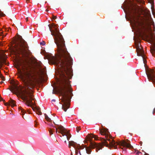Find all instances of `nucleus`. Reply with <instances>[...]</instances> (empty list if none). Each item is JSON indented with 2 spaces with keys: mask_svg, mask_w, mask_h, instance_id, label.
<instances>
[{
  "mask_svg": "<svg viewBox=\"0 0 155 155\" xmlns=\"http://www.w3.org/2000/svg\"><path fill=\"white\" fill-rule=\"evenodd\" d=\"M16 53L21 54L24 58V64L21 67V69L19 72L18 77L25 87V89L19 93L21 99L25 101V104L28 106L31 107L37 114L41 115L39 107H34L32 106L33 104L32 100H34L33 95L30 91L35 86L36 78L35 72L40 79L43 78V75L44 74L41 67V63L40 62H37L35 67H33L27 58L28 55L31 54L30 51H16Z\"/></svg>",
  "mask_w": 155,
  "mask_h": 155,
  "instance_id": "f257e3e1",
  "label": "nucleus"
},
{
  "mask_svg": "<svg viewBox=\"0 0 155 155\" xmlns=\"http://www.w3.org/2000/svg\"><path fill=\"white\" fill-rule=\"evenodd\" d=\"M55 26L52 24L54 30H51L48 25L51 35L54 36V41L57 47L58 56L53 58L52 61L59 70L58 89H71L69 80L73 75L71 69L73 60L67 50L62 36Z\"/></svg>",
  "mask_w": 155,
  "mask_h": 155,
  "instance_id": "f03ea898",
  "label": "nucleus"
},
{
  "mask_svg": "<svg viewBox=\"0 0 155 155\" xmlns=\"http://www.w3.org/2000/svg\"><path fill=\"white\" fill-rule=\"evenodd\" d=\"M106 139L104 138H103V140L102 141L103 142L104 145L107 146L108 145V144L107 141L108 140L110 142V146L112 147H114L115 148H117V146L116 145V144L120 146V148L122 150L125 149L126 148H129L130 149H131L133 148V147L131 145L130 143V141L127 140H122L121 141H119L116 142L113 140H111L110 138H108V135L105 136Z\"/></svg>",
  "mask_w": 155,
  "mask_h": 155,
  "instance_id": "7ed1b4c3",
  "label": "nucleus"
},
{
  "mask_svg": "<svg viewBox=\"0 0 155 155\" xmlns=\"http://www.w3.org/2000/svg\"><path fill=\"white\" fill-rule=\"evenodd\" d=\"M94 135H92L91 134L88 135V140L90 141V146L91 148H96V151L97 152L98 150L102 149L103 147V145L101 143H96L95 142H91V140L94 138L95 140H97L96 137H94Z\"/></svg>",
  "mask_w": 155,
  "mask_h": 155,
  "instance_id": "20e7f679",
  "label": "nucleus"
},
{
  "mask_svg": "<svg viewBox=\"0 0 155 155\" xmlns=\"http://www.w3.org/2000/svg\"><path fill=\"white\" fill-rule=\"evenodd\" d=\"M135 45L136 47L137 55L138 56L142 57L143 61V63L144 64H145L146 62V61L144 59L145 55L142 47L140 46V45H139L138 43L135 42Z\"/></svg>",
  "mask_w": 155,
  "mask_h": 155,
  "instance_id": "39448f33",
  "label": "nucleus"
},
{
  "mask_svg": "<svg viewBox=\"0 0 155 155\" xmlns=\"http://www.w3.org/2000/svg\"><path fill=\"white\" fill-rule=\"evenodd\" d=\"M146 74L149 80L155 82V71L152 70L147 69L146 70Z\"/></svg>",
  "mask_w": 155,
  "mask_h": 155,
  "instance_id": "423d86ee",
  "label": "nucleus"
},
{
  "mask_svg": "<svg viewBox=\"0 0 155 155\" xmlns=\"http://www.w3.org/2000/svg\"><path fill=\"white\" fill-rule=\"evenodd\" d=\"M56 132L57 134L61 133L63 136H66L68 134V132L65 129L62 125H57V128H56Z\"/></svg>",
  "mask_w": 155,
  "mask_h": 155,
  "instance_id": "0eeeda50",
  "label": "nucleus"
},
{
  "mask_svg": "<svg viewBox=\"0 0 155 155\" xmlns=\"http://www.w3.org/2000/svg\"><path fill=\"white\" fill-rule=\"evenodd\" d=\"M131 9L130 11V14H131V16L134 20V22L135 23H137L138 24V25L139 26H141L142 27H144V26H143V23L141 22H140L139 21H136L135 18V15L136 13V8H131Z\"/></svg>",
  "mask_w": 155,
  "mask_h": 155,
  "instance_id": "6e6552de",
  "label": "nucleus"
},
{
  "mask_svg": "<svg viewBox=\"0 0 155 155\" xmlns=\"http://www.w3.org/2000/svg\"><path fill=\"white\" fill-rule=\"evenodd\" d=\"M69 147H71V146L74 147L75 150V154L77 155L78 154V150L81 148L80 145L79 144H77L76 142L74 141H71L69 142Z\"/></svg>",
  "mask_w": 155,
  "mask_h": 155,
  "instance_id": "1a4fd4ad",
  "label": "nucleus"
},
{
  "mask_svg": "<svg viewBox=\"0 0 155 155\" xmlns=\"http://www.w3.org/2000/svg\"><path fill=\"white\" fill-rule=\"evenodd\" d=\"M152 46L150 47V52L152 55L153 56L155 53V39L152 41Z\"/></svg>",
  "mask_w": 155,
  "mask_h": 155,
  "instance_id": "9d476101",
  "label": "nucleus"
},
{
  "mask_svg": "<svg viewBox=\"0 0 155 155\" xmlns=\"http://www.w3.org/2000/svg\"><path fill=\"white\" fill-rule=\"evenodd\" d=\"M51 122L52 121H51V122H50L48 124L50 126V128H49V133L51 135H52V134H53V131H54V129H53L52 128V127H53L54 128V127H55V128H56V127L55 126H54L53 125V124L51 123ZM54 123L55 124L54 122ZM56 125L57 126V124H56ZM56 127L57 128V126H56Z\"/></svg>",
  "mask_w": 155,
  "mask_h": 155,
  "instance_id": "9b49d317",
  "label": "nucleus"
},
{
  "mask_svg": "<svg viewBox=\"0 0 155 155\" xmlns=\"http://www.w3.org/2000/svg\"><path fill=\"white\" fill-rule=\"evenodd\" d=\"M5 105L6 106L8 105H10L12 106L13 107L16 105L15 101L12 99H10L8 103H6L5 104Z\"/></svg>",
  "mask_w": 155,
  "mask_h": 155,
  "instance_id": "f8f14e48",
  "label": "nucleus"
},
{
  "mask_svg": "<svg viewBox=\"0 0 155 155\" xmlns=\"http://www.w3.org/2000/svg\"><path fill=\"white\" fill-rule=\"evenodd\" d=\"M100 133L101 135L106 136L108 135V131L107 129H101L100 130Z\"/></svg>",
  "mask_w": 155,
  "mask_h": 155,
  "instance_id": "ddd939ff",
  "label": "nucleus"
},
{
  "mask_svg": "<svg viewBox=\"0 0 155 155\" xmlns=\"http://www.w3.org/2000/svg\"><path fill=\"white\" fill-rule=\"evenodd\" d=\"M19 111L20 113L22 115L23 117L25 119V118L24 117V115L26 113V111L24 109L22 108L21 107H19ZM25 118H26V117H25Z\"/></svg>",
  "mask_w": 155,
  "mask_h": 155,
  "instance_id": "4468645a",
  "label": "nucleus"
},
{
  "mask_svg": "<svg viewBox=\"0 0 155 155\" xmlns=\"http://www.w3.org/2000/svg\"><path fill=\"white\" fill-rule=\"evenodd\" d=\"M86 153L88 154H90L91 152V149L90 147H86Z\"/></svg>",
  "mask_w": 155,
  "mask_h": 155,
  "instance_id": "2eb2a0df",
  "label": "nucleus"
},
{
  "mask_svg": "<svg viewBox=\"0 0 155 155\" xmlns=\"http://www.w3.org/2000/svg\"><path fill=\"white\" fill-rule=\"evenodd\" d=\"M5 15V14L1 11L0 10V16H4ZM1 31V29L0 28V31ZM3 32H0V35H3Z\"/></svg>",
  "mask_w": 155,
  "mask_h": 155,
  "instance_id": "dca6fc26",
  "label": "nucleus"
},
{
  "mask_svg": "<svg viewBox=\"0 0 155 155\" xmlns=\"http://www.w3.org/2000/svg\"><path fill=\"white\" fill-rule=\"evenodd\" d=\"M45 119L46 120L49 122H51L52 121V120H51V118H49L48 115L46 114H45Z\"/></svg>",
  "mask_w": 155,
  "mask_h": 155,
  "instance_id": "f3484780",
  "label": "nucleus"
},
{
  "mask_svg": "<svg viewBox=\"0 0 155 155\" xmlns=\"http://www.w3.org/2000/svg\"><path fill=\"white\" fill-rule=\"evenodd\" d=\"M71 134H70L68 132V134H67V135L66 137L67 140H68L71 137Z\"/></svg>",
  "mask_w": 155,
  "mask_h": 155,
  "instance_id": "a211bd4d",
  "label": "nucleus"
},
{
  "mask_svg": "<svg viewBox=\"0 0 155 155\" xmlns=\"http://www.w3.org/2000/svg\"><path fill=\"white\" fill-rule=\"evenodd\" d=\"M136 0L138 2H139V3H142L143 4L144 3V1H143V0ZM130 2H131V0H130Z\"/></svg>",
  "mask_w": 155,
  "mask_h": 155,
  "instance_id": "6ab92c4d",
  "label": "nucleus"
},
{
  "mask_svg": "<svg viewBox=\"0 0 155 155\" xmlns=\"http://www.w3.org/2000/svg\"><path fill=\"white\" fill-rule=\"evenodd\" d=\"M45 42L44 41H42V42H41L40 43V44L41 45H45Z\"/></svg>",
  "mask_w": 155,
  "mask_h": 155,
  "instance_id": "aec40b11",
  "label": "nucleus"
},
{
  "mask_svg": "<svg viewBox=\"0 0 155 155\" xmlns=\"http://www.w3.org/2000/svg\"><path fill=\"white\" fill-rule=\"evenodd\" d=\"M81 128H80V127H77V129H76V131H77V132L78 133L79 132V131L80 130H81Z\"/></svg>",
  "mask_w": 155,
  "mask_h": 155,
  "instance_id": "412c9836",
  "label": "nucleus"
},
{
  "mask_svg": "<svg viewBox=\"0 0 155 155\" xmlns=\"http://www.w3.org/2000/svg\"><path fill=\"white\" fill-rule=\"evenodd\" d=\"M5 100H3L2 98L0 96V101H4Z\"/></svg>",
  "mask_w": 155,
  "mask_h": 155,
  "instance_id": "4be33fe9",
  "label": "nucleus"
},
{
  "mask_svg": "<svg viewBox=\"0 0 155 155\" xmlns=\"http://www.w3.org/2000/svg\"><path fill=\"white\" fill-rule=\"evenodd\" d=\"M57 17L56 16H53V19H55L57 18Z\"/></svg>",
  "mask_w": 155,
  "mask_h": 155,
  "instance_id": "5701e85b",
  "label": "nucleus"
},
{
  "mask_svg": "<svg viewBox=\"0 0 155 155\" xmlns=\"http://www.w3.org/2000/svg\"><path fill=\"white\" fill-rule=\"evenodd\" d=\"M140 144V146H142V141H140L139 142Z\"/></svg>",
  "mask_w": 155,
  "mask_h": 155,
  "instance_id": "b1692460",
  "label": "nucleus"
},
{
  "mask_svg": "<svg viewBox=\"0 0 155 155\" xmlns=\"http://www.w3.org/2000/svg\"><path fill=\"white\" fill-rule=\"evenodd\" d=\"M52 93L53 94H55V92L54 91V90H53V92H52Z\"/></svg>",
  "mask_w": 155,
  "mask_h": 155,
  "instance_id": "393cba45",
  "label": "nucleus"
},
{
  "mask_svg": "<svg viewBox=\"0 0 155 155\" xmlns=\"http://www.w3.org/2000/svg\"><path fill=\"white\" fill-rule=\"evenodd\" d=\"M144 155H149L148 154H147V153H145Z\"/></svg>",
  "mask_w": 155,
  "mask_h": 155,
  "instance_id": "a878e982",
  "label": "nucleus"
},
{
  "mask_svg": "<svg viewBox=\"0 0 155 155\" xmlns=\"http://www.w3.org/2000/svg\"><path fill=\"white\" fill-rule=\"evenodd\" d=\"M52 101H54V102H55V100L54 99H53L52 100Z\"/></svg>",
  "mask_w": 155,
  "mask_h": 155,
  "instance_id": "bb28decb",
  "label": "nucleus"
},
{
  "mask_svg": "<svg viewBox=\"0 0 155 155\" xmlns=\"http://www.w3.org/2000/svg\"><path fill=\"white\" fill-rule=\"evenodd\" d=\"M140 153V152H138L137 153V154L138 155L139 153Z\"/></svg>",
  "mask_w": 155,
  "mask_h": 155,
  "instance_id": "cd10ccee",
  "label": "nucleus"
},
{
  "mask_svg": "<svg viewBox=\"0 0 155 155\" xmlns=\"http://www.w3.org/2000/svg\"><path fill=\"white\" fill-rule=\"evenodd\" d=\"M79 153H80V155H81V153L80 151H79Z\"/></svg>",
  "mask_w": 155,
  "mask_h": 155,
  "instance_id": "c85d7f7f",
  "label": "nucleus"
},
{
  "mask_svg": "<svg viewBox=\"0 0 155 155\" xmlns=\"http://www.w3.org/2000/svg\"><path fill=\"white\" fill-rule=\"evenodd\" d=\"M26 21H28V18H26Z\"/></svg>",
  "mask_w": 155,
  "mask_h": 155,
  "instance_id": "c756f323",
  "label": "nucleus"
},
{
  "mask_svg": "<svg viewBox=\"0 0 155 155\" xmlns=\"http://www.w3.org/2000/svg\"><path fill=\"white\" fill-rule=\"evenodd\" d=\"M64 142H65V143H67L66 141V140H65V141H64Z\"/></svg>",
  "mask_w": 155,
  "mask_h": 155,
  "instance_id": "7c9ffc66",
  "label": "nucleus"
},
{
  "mask_svg": "<svg viewBox=\"0 0 155 155\" xmlns=\"http://www.w3.org/2000/svg\"><path fill=\"white\" fill-rule=\"evenodd\" d=\"M60 136L61 137H62V136H61V135H60Z\"/></svg>",
  "mask_w": 155,
  "mask_h": 155,
  "instance_id": "2f4dec72",
  "label": "nucleus"
},
{
  "mask_svg": "<svg viewBox=\"0 0 155 155\" xmlns=\"http://www.w3.org/2000/svg\"><path fill=\"white\" fill-rule=\"evenodd\" d=\"M71 155H72V153H71Z\"/></svg>",
  "mask_w": 155,
  "mask_h": 155,
  "instance_id": "473e14b6",
  "label": "nucleus"
},
{
  "mask_svg": "<svg viewBox=\"0 0 155 155\" xmlns=\"http://www.w3.org/2000/svg\"><path fill=\"white\" fill-rule=\"evenodd\" d=\"M109 137H110V138L111 137V136H110Z\"/></svg>",
  "mask_w": 155,
  "mask_h": 155,
  "instance_id": "72a5a7b5",
  "label": "nucleus"
},
{
  "mask_svg": "<svg viewBox=\"0 0 155 155\" xmlns=\"http://www.w3.org/2000/svg\"><path fill=\"white\" fill-rule=\"evenodd\" d=\"M153 14L154 15V12H153Z\"/></svg>",
  "mask_w": 155,
  "mask_h": 155,
  "instance_id": "f704fd0d",
  "label": "nucleus"
},
{
  "mask_svg": "<svg viewBox=\"0 0 155 155\" xmlns=\"http://www.w3.org/2000/svg\"><path fill=\"white\" fill-rule=\"evenodd\" d=\"M46 11H48V10H47V9H46Z\"/></svg>",
  "mask_w": 155,
  "mask_h": 155,
  "instance_id": "c9c22d12",
  "label": "nucleus"
}]
</instances>
